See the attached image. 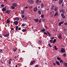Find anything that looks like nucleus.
I'll return each instance as SVG.
<instances>
[{
  "label": "nucleus",
  "instance_id": "obj_52",
  "mask_svg": "<svg viewBox=\"0 0 67 67\" xmlns=\"http://www.w3.org/2000/svg\"><path fill=\"white\" fill-rule=\"evenodd\" d=\"M64 25H67V23H64Z\"/></svg>",
  "mask_w": 67,
  "mask_h": 67
},
{
  "label": "nucleus",
  "instance_id": "obj_43",
  "mask_svg": "<svg viewBox=\"0 0 67 67\" xmlns=\"http://www.w3.org/2000/svg\"><path fill=\"white\" fill-rule=\"evenodd\" d=\"M61 15L62 17L64 15V14L63 13H61Z\"/></svg>",
  "mask_w": 67,
  "mask_h": 67
},
{
  "label": "nucleus",
  "instance_id": "obj_32",
  "mask_svg": "<svg viewBox=\"0 0 67 67\" xmlns=\"http://www.w3.org/2000/svg\"><path fill=\"white\" fill-rule=\"evenodd\" d=\"M41 18H44V15H43V14H42L41 16Z\"/></svg>",
  "mask_w": 67,
  "mask_h": 67
},
{
  "label": "nucleus",
  "instance_id": "obj_8",
  "mask_svg": "<svg viewBox=\"0 0 67 67\" xmlns=\"http://www.w3.org/2000/svg\"><path fill=\"white\" fill-rule=\"evenodd\" d=\"M17 5H18V4L16 3H14L13 4V5L14 7H17Z\"/></svg>",
  "mask_w": 67,
  "mask_h": 67
},
{
  "label": "nucleus",
  "instance_id": "obj_58",
  "mask_svg": "<svg viewBox=\"0 0 67 67\" xmlns=\"http://www.w3.org/2000/svg\"><path fill=\"white\" fill-rule=\"evenodd\" d=\"M21 28V27H20L18 29V30H20Z\"/></svg>",
  "mask_w": 67,
  "mask_h": 67
},
{
  "label": "nucleus",
  "instance_id": "obj_53",
  "mask_svg": "<svg viewBox=\"0 0 67 67\" xmlns=\"http://www.w3.org/2000/svg\"><path fill=\"white\" fill-rule=\"evenodd\" d=\"M9 64L10 65V64L11 63V61H10V60H9Z\"/></svg>",
  "mask_w": 67,
  "mask_h": 67
},
{
  "label": "nucleus",
  "instance_id": "obj_39",
  "mask_svg": "<svg viewBox=\"0 0 67 67\" xmlns=\"http://www.w3.org/2000/svg\"><path fill=\"white\" fill-rule=\"evenodd\" d=\"M62 18H63V19H65V16L64 15L63 16H62Z\"/></svg>",
  "mask_w": 67,
  "mask_h": 67
},
{
  "label": "nucleus",
  "instance_id": "obj_31",
  "mask_svg": "<svg viewBox=\"0 0 67 67\" xmlns=\"http://www.w3.org/2000/svg\"><path fill=\"white\" fill-rule=\"evenodd\" d=\"M10 7L12 8V9H15V7L13 6H11Z\"/></svg>",
  "mask_w": 67,
  "mask_h": 67
},
{
  "label": "nucleus",
  "instance_id": "obj_3",
  "mask_svg": "<svg viewBox=\"0 0 67 67\" xmlns=\"http://www.w3.org/2000/svg\"><path fill=\"white\" fill-rule=\"evenodd\" d=\"M35 62H36V61L35 60H33L30 63V64L31 65H32L33 64H34L35 63Z\"/></svg>",
  "mask_w": 67,
  "mask_h": 67
},
{
  "label": "nucleus",
  "instance_id": "obj_9",
  "mask_svg": "<svg viewBox=\"0 0 67 67\" xmlns=\"http://www.w3.org/2000/svg\"><path fill=\"white\" fill-rule=\"evenodd\" d=\"M2 10L3 11V12H4L6 11V8L4 7L2 9Z\"/></svg>",
  "mask_w": 67,
  "mask_h": 67
},
{
  "label": "nucleus",
  "instance_id": "obj_61",
  "mask_svg": "<svg viewBox=\"0 0 67 67\" xmlns=\"http://www.w3.org/2000/svg\"><path fill=\"white\" fill-rule=\"evenodd\" d=\"M2 50L0 49V53H1L2 52Z\"/></svg>",
  "mask_w": 67,
  "mask_h": 67
},
{
  "label": "nucleus",
  "instance_id": "obj_27",
  "mask_svg": "<svg viewBox=\"0 0 67 67\" xmlns=\"http://www.w3.org/2000/svg\"><path fill=\"white\" fill-rule=\"evenodd\" d=\"M60 63H62V64H63V60H60L59 61Z\"/></svg>",
  "mask_w": 67,
  "mask_h": 67
},
{
  "label": "nucleus",
  "instance_id": "obj_35",
  "mask_svg": "<svg viewBox=\"0 0 67 67\" xmlns=\"http://www.w3.org/2000/svg\"><path fill=\"white\" fill-rule=\"evenodd\" d=\"M18 26H16V31H18Z\"/></svg>",
  "mask_w": 67,
  "mask_h": 67
},
{
  "label": "nucleus",
  "instance_id": "obj_48",
  "mask_svg": "<svg viewBox=\"0 0 67 67\" xmlns=\"http://www.w3.org/2000/svg\"><path fill=\"white\" fill-rule=\"evenodd\" d=\"M24 20H26L27 19V17H25L24 18Z\"/></svg>",
  "mask_w": 67,
  "mask_h": 67
},
{
  "label": "nucleus",
  "instance_id": "obj_62",
  "mask_svg": "<svg viewBox=\"0 0 67 67\" xmlns=\"http://www.w3.org/2000/svg\"><path fill=\"white\" fill-rule=\"evenodd\" d=\"M20 59L21 60H23V59L22 58H21Z\"/></svg>",
  "mask_w": 67,
  "mask_h": 67
},
{
  "label": "nucleus",
  "instance_id": "obj_19",
  "mask_svg": "<svg viewBox=\"0 0 67 67\" xmlns=\"http://www.w3.org/2000/svg\"><path fill=\"white\" fill-rule=\"evenodd\" d=\"M24 11H25L24 10H21V14H24L25 13V12Z\"/></svg>",
  "mask_w": 67,
  "mask_h": 67
},
{
  "label": "nucleus",
  "instance_id": "obj_44",
  "mask_svg": "<svg viewBox=\"0 0 67 67\" xmlns=\"http://www.w3.org/2000/svg\"><path fill=\"white\" fill-rule=\"evenodd\" d=\"M39 2V1L38 0H37L36 1V3H38Z\"/></svg>",
  "mask_w": 67,
  "mask_h": 67
},
{
  "label": "nucleus",
  "instance_id": "obj_60",
  "mask_svg": "<svg viewBox=\"0 0 67 67\" xmlns=\"http://www.w3.org/2000/svg\"><path fill=\"white\" fill-rule=\"evenodd\" d=\"M60 12L61 13L62 12V10H60Z\"/></svg>",
  "mask_w": 67,
  "mask_h": 67
},
{
  "label": "nucleus",
  "instance_id": "obj_38",
  "mask_svg": "<svg viewBox=\"0 0 67 67\" xmlns=\"http://www.w3.org/2000/svg\"><path fill=\"white\" fill-rule=\"evenodd\" d=\"M28 43L29 45H31L32 44V43H31V42L30 41L28 42Z\"/></svg>",
  "mask_w": 67,
  "mask_h": 67
},
{
  "label": "nucleus",
  "instance_id": "obj_25",
  "mask_svg": "<svg viewBox=\"0 0 67 67\" xmlns=\"http://www.w3.org/2000/svg\"><path fill=\"white\" fill-rule=\"evenodd\" d=\"M62 12L63 13H65V10L63 9H62Z\"/></svg>",
  "mask_w": 67,
  "mask_h": 67
},
{
  "label": "nucleus",
  "instance_id": "obj_11",
  "mask_svg": "<svg viewBox=\"0 0 67 67\" xmlns=\"http://www.w3.org/2000/svg\"><path fill=\"white\" fill-rule=\"evenodd\" d=\"M63 2V0H60L59 2V4H60L61 3Z\"/></svg>",
  "mask_w": 67,
  "mask_h": 67
},
{
  "label": "nucleus",
  "instance_id": "obj_59",
  "mask_svg": "<svg viewBox=\"0 0 67 67\" xmlns=\"http://www.w3.org/2000/svg\"><path fill=\"white\" fill-rule=\"evenodd\" d=\"M41 22H42V21H41V20H39V23H41Z\"/></svg>",
  "mask_w": 67,
  "mask_h": 67
},
{
  "label": "nucleus",
  "instance_id": "obj_40",
  "mask_svg": "<svg viewBox=\"0 0 67 67\" xmlns=\"http://www.w3.org/2000/svg\"><path fill=\"white\" fill-rule=\"evenodd\" d=\"M16 49H13V51H14V52H16Z\"/></svg>",
  "mask_w": 67,
  "mask_h": 67
},
{
  "label": "nucleus",
  "instance_id": "obj_28",
  "mask_svg": "<svg viewBox=\"0 0 67 67\" xmlns=\"http://www.w3.org/2000/svg\"><path fill=\"white\" fill-rule=\"evenodd\" d=\"M56 39H54V41L53 40V43H56Z\"/></svg>",
  "mask_w": 67,
  "mask_h": 67
},
{
  "label": "nucleus",
  "instance_id": "obj_37",
  "mask_svg": "<svg viewBox=\"0 0 67 67\" xmlns=\"http://www.w3.org/2000/svg\"><path fill=\"white\" fill-rule=\"evenodd\" d=\"M1 7H4V5L3 4H2L1 5Z\"/></svg>",
  "mask_w": 67,
  "mask_h": 67
},
{
  "label": "nucleus",
  "instance_id": "obj_51",
  "mask_svg": "<svg viewBox=\"0 0 67 67\" xmlns=\"http://www.w3.org/2000/svg\"><path fill=\"white\" fill-rule=\"evenodd\" d=\"M17 54H18H18H19V52H18V51H16V53Z\"/></svg>",
  "mask_w": 67,
  "mask_h": 67
},
{
  "label": "nucleus",
  "instance_id": "obj_24",
  "mask_svg": "<svg viewBox=\"0 0 67 67\" xmlns=\"http://www.w3.org/2000/svg\"><path fill=\"white\" fill-rule=\"evenodd\" d=\"M9 32H8V34L6 35H4L5 37H7V36H8L9 35Z\"/></svg>",
  "mask_w": 67,
  "mask_h": 67
},
{
  "label": "nucleus",
  "instance_id": "obj_16",
  "mask_svg": "<svg viewBox=\"0 0 67 67\" xmlns=\"http://www.w3.org/2000/svg\"><path fill=\"white\" fill-rule=\"evenodd\" d=\"M44 8V4H43V3L42 4H41V9H43Z\"/></svg>",
  "mask_w": 67,
  "mask_h": 67
},
{
  "label": "nucleus",
  "instance_id": "obj_50",
  "mask_svg": "<svg viewBox=\"0 0 67 67\" xmlns=\"http://www.w3.org/2000/svg\"><path fill=\"white\" fill-rule=\"evenodd\" d=\"M33 47L31 45H30L29 46V48H32Z\"/></svg>",
  "mask_w": 67,
  "mask_h": 67
},
{
  "label": "nucleus",
  "instance_id": "obj_17",
  "mask_svg": "<svg viewBox=\"0 0 67 67\" xmlns=\"http://www.w3.org/2000/svg\"><path fill=\"white\" fill-rule=\"evenodd\" d=\"M58 8L57 7H54V10L55 11H57Z\"/></svg>",
  "mask_w": 67,
  "mask_h": 67
},
{
  "label": "nucleus",
  "instance_id": "obj_22",
  "mask_svg": "<svg viewBox=\"0 0 67 67\" xmlns=\"http://www.w3.org/2000/svg\"><path fill=\"white\" fill-rule=\"evenodd\" d=\"M10 20L9 19H8L7 20V23H10Z\"/></svg>",
  "mask_w": 67,
  "mask_h": 67
},
{
  "label": "nucleus",
  "instance_id": "obj_7",
  "mask_svg": "<svg viewBox=\"0 0 67 67\" xmlns=\"http://www.w3.org/2000/svg\"><path fill=\"white\" fill-rule=\"evenodd\" d=\"M14 20H17V21H19L20 18H19V17H16L15 18Z\"/></svg>",
  "mask_w": 67,
  "mask_h": 67
},
{
  "label": "nucleus",
  "instance_id": "obj_23",
  "mask_svg": "<svg viewBox=\"0 0 67 67\" xmlns=\"http://www.w3.org/2000/svg\"><path fill=\"white\" fill-rule=\"evenodd\" d=\"M49 15H51V16H54V14H53L52 13V12H51L50 14H49Z\"/></svg>",
  "mask_w": 67,
  "mask_h": 67
},
{
  "label": "nucleus",
  "instance_id": "obj_34",
  "mask_svg": "<svg viewBox=\"0 0 67 67\" xmlns=\"http://www.w3.org/2000/svg\"><path fill=\"white\" fill-rule=\"evenodd\" d=\"M22 32H25V31H26V29H24L23 30H22Z\"/></svg>",
  "mask_w": 67,
  "mask_h": 67
},
{
  "label": "nucleus",
  "instance_id": "obj_63",
  "mask_svg": "<svg viewBox=\"0 0 67 67\" xmlns=\"http://www.w3.org/2000/svg\"><path fill=\"white\" fill-rule=\"evenodd\" d=\"M54 38H55V37H52L51 38V39H54Z\"/></svg>",
  "mask_w": 67,
  "mask_h": 67
},
{
  "label": "nucleus",
  "instance_id": "obj_64",
  "mask_svg": "<svg viewBox=\"0 0 67 67\" xmlns=\"http://www.w3.org/2000/svg\"><path fill=\"white\" fill-rule=\"evenodd\" d=\"M42 20L43 21V22H44V19H43Z\"/></svg>",
  "mask_w": 67,
  "mask_h": 67
},
{
  "label": "nucleus",
  "instance_id": "obj_4",
  "mask_svg": "<svg viewBox=\"0 0 67 67\" xmlns=\"http://www.w3.org/2000/svg\"><path fill=\"white\" fill-rule=\"evenodd\" d=\"M61 36H62V34H59V36L58 37V38H60V39H62V37Z\"/></svg>",
  "mask_w": 67,
  "mask_h": 67
},
{
  "label": "nucleus",
  "instance_id": "obj_42",
  "mask_svg": "<svg viewBox=\"0 0 67 67\" xmlns=\"http://www.w3.org/2000/svg\"><path fill=\"white\" fill-rule=\"evenodd\" d=\"M66 54H65V53H64L63 55V56H64V57H66Z\"/></svg>",
  "mask_w": 67,
  "mask_h": 67
},
{
  "label": "nucleus",
  "instance_id": "obj_55",
  "mask_svg": "<svg viewBox=\"0 0 67 67\" xmlns=\"http://www.w3.org/2000/svg\"><path fill=\"white\" fill-rule=\"evenodd\" d=\"M14 30V28H12L11 29V30Z\"/></svg>",
  "mask_w": 67,
  "mask_h": 67
},
{
  "label": "nucleus",
  "instance_id": "obj_29",
  "mask_svg": "<svg viewBox=\"0 0 67 67\" xmlns=\"http://www.w3.org/2000/svg\"><path fill=\"white\" fill-rule=\"evenodd\" d=\"M54 49H55V50H57L58 49V48H56V46H55L54 47Z\"/></svg>",
  "mask_w": 67,
  "mask_h": 67
},
{
  "label": "nucleus",
  "instance_id": "obj_14",
  "mask_svg": "<svg viewBox=\"0 0 67 67\" xmlns=\"http://www.w3.org/2000/svg\"><path fill=\"white\" fill-rule=\"evenodd\" d=\"M46 32H47L49 36H52V35H51V34L50 33L47 31H46Z\"/></svg>",
  "mask_w": 67,
  "mask_h": 67
},
{
  "label": "nucleus",
  "instance_id": "obj_6",
  "mask_svg": "<svg viewBox=\"0 0 67 67\" xmlns=\"http://www.w3.org/2000/svg\"><path fill=\"white\" fill-rule=\"evenodd\" d=\"M18 22L17 21H15L13 22V23H14L15 25H17L18 24Z\"/></svg>",
  "mask_w": 67,
  "mask_h": 67
},
{
  "label": "nucleus",
  "instance_id": "obj_1",
  "mask_svg": "<svg viewBox=\"0 0 67 67\" xmlns=\"http://www.w3.org/2000/svg\"><path fill=\"white\" fill-rule=\"evenodd\" d=\"M27 1L30 4H33L34 3V1L33 0H28Z\"/></svg>",
  "mask_w": 67,
  "mask_h": 67
},
{
  "label": "nucleus",
  "instance_id": "obj_2",
  "mask_svg": "<svg viewBox=\"0 0 67 67\" xmlns=\"http://www.w3.org/2000/svg\"><path fill=\"white\" fill-rule=\"evenodd\" d=\"M61 53H64L65 52V49L64 48H62L61 49Z\"/></svg>",
  "mask_w": 67,
  "mask_h": 67
},
{
  "label": "nucleus",
  "instance_id": "obj_36",
  "mask_svg": "<svg viewBox=\"0 0 67 67\" xmlns=\"http://www.w3.org/2000/svg\"><path fill=\"white\" fill-rule=\"evenodd\" d=\"M45 29H42L41 30V31L42 32H45Z\"/></svg>",
  "mask_w": 67,
  "mask_h": 67
},
{
  "label": "nucleus",
  "instance_id": "obj_46",
  "mask_svg": "<svg viewBox=\"0 0 67 67\" xmlns=\"http://www.w3.org/2000/svg\"><path fill=\"white\" fill-rule=\"evenodd\" d=\"M48 45H49V46H50V47H51V48L52 47V46L50 44H48Z\"/></svg>",
  "mask_w": 67,
  "mask_h": 67
},
{
  "label": "nucleus",
  "instance_id": "obj_10",
  "mask_svg": "<svg viewBox=\"0 0 67 67\" xmlns=\"http://www.w3.org/2000/svg\"><path fill=\"white\" fill-rule=\"evenodd\" d=\"M37 8L36 7H35L34 9V11L36 12V11H37Z\"/></svg>",
  "mask_w": 67,
  "mask_h": 67
},
{
  "label": "nucleus",
  "instance_id": "obj_41",
  "mask_svg": "<svg viewBox=\"0 0 67 67\" xmlns=\"http://www.w3.org/2000/svg\"><path fill=\"white\" fill-rule=\"evenodd\" d=\"M44 34H46V35H48L47 34L46 32H45V31L44 32Z\"/></svg>",
  "mask_w": 67,
  "mask_h": 67
},
{
  "label": "nucleus",
  "instance_id": "obj_33",
  "mask_svg": "<svg viewBox=\"0 0 67 67\" xmlns=\"http://www.w3.org/2000/svg\"><path fill=\"white\" fill-rule=\"evenodd\" d=\"M38 13L39 14H41V11L40 10H39L38 11Z\"/></svg>",
  "mask_w": 67,
  "mask_h": 67
},
{
  "label": "nucleus",
  "instance_id": "obj_13",
  "mask_svg": "<svg viewBox=\"0 0 67 67\" xmlns=\"http://www.w3.org/2000/svg\"><path fill=\"white\" fill-rule=\"evenodd\" d=\"M63 65L64 66H65V67H67V63H63Z\"/></svg>",
  "mask_w": 67,
  "mask_h": 67
},
{
  "label": "nucleus",
  "instance_id": "obj_20",
  "mask_svg": "<svg viewBox=\"0 0 67 67\" xmlns=\"http://www.w3.org/2000/svg\"><path fill=\"white\" fill-rule=\"evenodd\" d=\"M58 15V12H57L55 13V14H54V16H57Z\"/></svg>",
  "mask_w": 67,
  "mask_h": 67
},
{
  "label": "nucleus",
  "instance_id": "obj_56",
  "mask_svg": "<svg viewBox=\"0 0 67 67\" xmlns=\"http://www.w3.org/2000/svg\"><path fill=\"white\" fill-rule=\"evenodd\" d=\"M25 16L24 15H22V18H24Z\"/></svg>",
  "mask_w": 67,
  "mask_h": 67
},
{
  "label": "nucleus",
  "instance_id": "obj_49",
  "mask_svg": "<svg viewBox=\"0 0 67 67\" xmlns=\"http://www.w3.org/2000/svg\"><path fill=\"white\" fill-rule=\"evenodd\" d=\"M38 43L39 44H41V41L40 40L39 41Z\"/></svg>",
  "mask_w": 67,
  "mask_h": 67
},
{
  "label": "nucleus",
  "instance_id": "obj_15",
  "mask_svg": "<svg viewBox=\"0 0 67 67\" xmlns=\"http://www.w3.org/2000/svg\"><path fill=\"white\" fill-rule=\"evenodd\" d=\"M6 13H7V14H10V11L9 10H7L6 11Z\"/></svg>",
  "mask_w": 67,
  "mask_h": 67
},
{
  "label": "nucleus",
  "instance_id": "obj_18",
  "mask_svg": "<svg viewBox=\"0 0 67 67\" xmlns=\"http://www.w3.org/2000/svg\"><path fill=\"white\" fill-rule=\"evenodd\" d=\"M56 63L57 64V65H60V63H59V62L56 61Z\"/></svg>",
  "mask_w": 67,
  "mask_h": 67
},
{
  "label": "nucleus",
  "instance_id": "obj_45",
  "mask_svg": "<svg viewBox=\"0 0 67 67\" xmlns=\"http://www.w3.org/2000/svg\"><path fill=\"white\" fill-rule=\"evenodd\" d=\"M61 46L62 47H64V45L63 44H62L61 45Z\"/></svg>",
  "mask_w": 67,
  "mask_h": 67
},
{
  "label": "nucleus",
  "instance_id": "obj_26",
  "mask_svg": "<svg viewBox=\"0 0 67 67\" xmlns=\"http://www.w3.org/2000/svg\"><path fill=\"white\" fill-rule=\"evenodd\" d=\"M54 5H52V7H51V10H54Z\"/></svg>",
  "mask_w": 67,
  "mask_h": 67
},
{
  "label": "nucleus",
  "instance_id": "obj_57",
  "mask_svg": "<svg viewBox=\"0 0 67 67\" xmlns=\"http://www.w3.org/2000/svg\"><path fill=\"white\" fill-rule=\"evenodd\" d=\"M39 3H42V1H39Z\"/></svg>",
  "mask_w": 67,
  "mask_h": 67
},
{
  "label": "nucleus",
  "instance_id": "obj_30",
  "mask_svg": "<svg viewBox=\"0 0 67 67\" xmlns=\"http://www.w3.org/2000/svg\"><path fill=\"white\" fill-rule=\"evenodd\" d=\"M50 42L51 43H53V40H51L50 41Z\"/></svg>",
  "mask_w": 67,
  "mask_h": 67
},
{
  "label": "nucleus",
  "instance_id": "obj_54",
  "mask_svg": "<svg viewBox=\"0 0 67 67\" xmlns=\"http://www.w3.org/2000/svg\"><path fill=\"white\" fill-rule=\"evenodd\" d=\"M22 26H24V24H22Z\"/></svg>",
  "mask_w": 67,
  "mask_h": 67
},
{
  "label": "nucleus",
  "instance_id": "obj_12",
  "mask_svg": "<svg viewBox=\"0 0 67 67\" xmlns=\"http://www.w3.org/2000/svg\"><path fill=\"white\" fill-rule=\"evenodd\" d=\"M34 21H35L36 23H37V22H38L39 20L38 19H35L34 20Z\"/></svg>",
  "mask_w": 67,
  "mask_h": 67
},
{
  "label": "nucleus",
  "instance_id": "obj_21",
  "mask_svg": "<svg viewBox=\"0 0 67 67\" xmlns=\"http://www.w3.org/2000/svg\"><path fill=\"white\" fill-rule=\"evenodd\" d=\"M57 59L58 60H61V58H60V57H57Z\"/></svg>",
  "mask_w": 67,
  "mask_h": 67
},
{
  "label": "nucleus",
  "instance_id": "obj_47",
  "mask_svg": "<svg viewBox=\"0 0 67 67\" xmlns=\"http://www.w3.org/2000/svg\"><path fill=\"white\" fill-rule=\"evenodd\" d=\"M38 66H39L38 65V64L36 65L35 66V67H38Z\"/></svg>",
  "mask_w": 67,
  "mask_h": 67
},
{
  "label": "nucleus",
  "instance_id": "obj_5",
  "mask_svg": "<svg viewBox=\"0 0 67 67\" xmlns=\"http://www.w3.org/2000/svg\"><path fill=\"white\" fill-rule=\"evenodd\" d=\"M64 23V21H61L59 23V26H61V25L62 24H63Z\"/></svg>",
  "mask_w": 67,
  "mask_h": 67
}]
</instances>
